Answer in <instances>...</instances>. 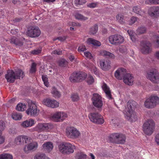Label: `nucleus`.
<instances>
[{"label":"nucleus","instance_id":"obj_39","mask_svg":"<svg viewBox=\"0 0 159 159\" xmlns=\"http://www.w3.org/2000/svg\"><path fill=\"white\" fill-rule=\"evenodd\" d=\"M12 118L15 120H20L22 116L20 113H15L12 115Z\"/></svg>","mask_w":159,"mask_h":159},{"label":"nucleus","instance_id":"obj_52","mask_svg":"<svg viewBox=\"0 0 159 159\" xmlns=\"http://www.w3.org/2000/svg\"><path fill=\"white\" fill-rule=\"evenodd\" d=\"M72 100L73 101H76L79 100V97L76 94H74L71 96Z\"/></svg>","mask_w":159,"mask_h":159},{"label":"nucleus","instance_id":"obj_4","mask_svg":"<svg viewBox=\"0 0 159 159\" xmlns=\"http://www.w3.org/2000/svg\"><path fill=\"white\" fill-rule=\"evenodd\" d=\"M109 42L115 45H118L124 42V37L120 35L116 34L110 36L108 38Z\"/></svg>","mask_w":159,"mask_h":159},{"label":"nucleus","instance_id":"obj_62","mask_svg":"<svg viewBox=\"0 0 159 159\" xmlns=\"http://www.w3.org/2000/svg\"><path fill=\"white\" fill-rule=\"evenodd\" d=\"M91 70H93V72L95 74L97 75L98 73V69H97L96 67L94 65H93L92 66V68H91Z\"/></svg>","mask_w":159,"mask_h":159},{"label":"nucleus","instance_id":"obj_44","mask_svg":"<svg viewBox=\"0 0 159 159\" xmlns=\"http://www.w3.org/2000/svg\"><path fill=\"white\" fill-rule=\"evenodd\" d=\"M77 159H85L86 157V155L82 152H78L75 156Z\"/></svg>","mask_w":159,"mask_h":159},{"label":"nucleus","instance_id":"obj_43","mask_svg":"<svg viewBox=\"0 0 159 159\" xmlns=\"http://www.w3.org/2000/svg\"><path fill=\"white\" fill-rule=\"evenodd\" d=\"M117 20L120 23L122 24L124 22L123 16L120 14H118L116 16Z\"/></svg>","mask_w":159,"mask_h":159},{"label":"nucleus","instance_id":"obj_32","mask_svg":"<svg viewBox=\"0 0 159 159\" xmlns=\"http://www.w3.org/2000/svg\"><path fill=\"white\" fill-rule=\"evenodd\" d=\"M34 159H50L43 153H38L34 156Z\"/></svg>","mask_w":159,"mask_h":159},{"label":"nucleus","instance_id":"obj_50","mask_svg":"<svg viewBox=\"0 0 159 159\" xmlns=\"http://www.w3.org/2000/svg\"><path fill=\"white\" fill-rule=\"evenodd\" d=\"M75 3L76 5H83L86 2V0H75Z\"/></svg>","mask_w":159,"mask_h":159},{"label":"nucleus","instance_id":"obj_31","mask_svg":"<svg viewBox=\"0 0 159 159\" xmlns=\"http://www.w3.org/2000/svg\"><path fill=\"white\" fill-rule=\"evenodd\" d=\"M74 16L76 19L82 21H85L88 19V17L84 16L82 15L78 12L75 13L74 15Z\"/></svg>","mask_w":159,"mask_h":159},{"label":"nucleus","instance_id":"obj_6","mask_svg":"<svg viewBox=\"0 0 159 159\" xmlns=\"http://www.w3.org/2000/svg\"><path fill=\"white\" fill-rule=\"evenodd\" d=\"M87 74L84 72H78L73 73L70 77L69 79L72 82L81 81L85 79Z\"/></svg>","mask_w":159,"mask_h":159},{"label":"nucleus","instance_id":"obj_60","mask_svg":"<svg viewBox=\"0 0 159 159\" xmlns=\"http://www.w3.org/2000/svg\"><path fill=\"white\" fill-rule=\"evenodd\" d=\"M5 140V137L2 135L1 133H0V145L3 143Z\"/></svg>","mask_w":159,"mask_h":159},{"label":"nucleus","instance_id":"obj_36","mask_svg":"<svg viewBox=\"0 0 159 159\" xmlns=\"http://www.w3.org/2000/svg\"><path fill=\"white\" fill-rule=\"evenodd\" d=\"M0 159H13V157L10 154L3 153L0 154Z\"/></svg>","mask_w":159,"mask_h":159},{"label":"nucleus","instance_id":"obj_59","mask_svg":"<svg viewBox=\"0 0 159 159\" xmlns=\"http://www.w3.org/2000/svg\"><path fill=\"white\" fill-rule=\"evenodd\" d=\"M97 5L96 3H92L88 4L87 6L89 8H95Z\"/></svg>","mask_w":159,"mask_h":159},{"label":"nucleus","instance_id":"obj_61","mask_svg":"<svg viewBox=\"0 0 159 159\" xmlns=\"http://www.w3.org/2000/svg\"><path fill=\"white\" fill-rule=\"evenodd\" d=\"M154 44L155 47L159 48V37H157L156 40L154 42Z\"/></svg>","mask_w":159,"mask_h":159},{"label":"nucleus","instance_id":"obj_19","mask_svg":"<svg viewBox=\"0 0 159 159\" xmlns=\"http://www.w3.org/2000/svg\"><path fill=\"white\" fill-rule=\"evenodd\" d=\"M127 73L125 69L120 68L118 69L115 72V76L118 80L123 79Z\"/></svg>","mask_w":159,"mask_h":159},{"label":"nucleus","instance_id":"obj_22","mask_svg":"<svg viewBox=\"0 0 159 159\" xmlns=\"http://www.w3.org/2000/svg\"><path fill=\"white\" fill-rule=\"evenodd\" d=\"M124 82L127 85H132L134 81L133 77L130 74H127L123 78Z\"/></svg>","mask_w":159,"mask_h":159},{"label":"nucleus","instance_id":"obj_48","mask_svg":"<svg viewBox=\"0 0 159 159\" xmlns=\"http://www.w3.org/2000/svg\"><path fill=\"white\" fill-rule=\"evenodd\" d=\"M23 140L25 143H29L32 142V139L29 137L26 136L24 135L23 136Z\"/></svg>","mask_w":159,"mask_h":159},{"label":"nucleus","instance_id":"obj_28","mask_svg":"<svg viewBox=\"0 0 159 159\" xmlns=\"http://www.w3.org/2000/svg\"><path fill=\"white\" fill-rule=\"evenodd\" d=\"M100 53L101 55L110 58L114 59L115 57L113 54L106 51H102Z\"/></svg>","mask_w":159,"mask_h":159},{"label":"nucleus","instance_id":"obj_5","mask_svg":"<svg viewBox=\"0 0 159 159\" xmlns=\"http://www.w3.org/2000/svg\"><path fill=\"white\" fill-rule=\"evenodd\" d=\"M159 103V98L157 96H152L146 100L144 102V105L147 108H152Z\"/></svg>","mask_w":159,"mask_h":159},{"label":"nucleus","instance_id":"obj_29","mask_svg":"<svg viewBox=\"0 0 159 159\" xmlns=\"http://www.w3.org/2000/svg\"><path fill=\"white\" fill-rule=\"evenodd\" d=\"M24 135H19L15 139L14 143L16 145H20L24 143Z\"/></svg>","mask_w":159,"mask_h":159},{"label":"nucleus","instance_id":"obj_2","mask_svg":"<svg viewBox=\"0 0 159 159\" xmlns=\"http://www.w3.org/2000/svg\"><path fill=\"white\" fill-rule=\"evenodd\" d=\"M155 123L152 120H148L146 121L143 125V130L147 135H151L155 128Z\"/></svg>","mask_w":159,"mask_h":159},{"label":"nucleus","instance_id":"obj_20","mask_svg":"<svg viewBox=\"0 0 159 159\" xmlns=\"http://www.w3.org/2000/svg\"><path fill=\"white\" fill-rule=\"evenodd\" d=\"M5 78L7 81L10 83L13 82L16 79L15 73L12 70H10L7 71Z\"/></svg>","mask_w":159,"mask_h":159},{"label":"nucleus","instance_id":"obj_41","mask_svg":"<svg viewBox=\"0 0 159 159\" xmlns=\"http://www.w3.org/2000/svg\"><path fill=\"white\" fill-rule=\"evenodd\" d=\"M146 30V29L145 27L140 26L136 30V33L139 34H143L145 33Z\"/></svg>","mask_w":159,"mask_h":159},{"label":"nucleus","instance_id":"obj_53","mask_svg":"<svg viewBox=\"0 0 159 159\" xmlns=\"http://www.w3.org/2000/svg\"><path fill=\"white\" fill-rule=\"evenodd\" d=\"M84 54L85 57L89 59H91L93 57L91 53L89 52H85Z\"/></svg>","mask_w":159,"mask_h":159},{"label":"nucleus","instance_id":"obj_7","mask_svg":"<svg viewBox=\"0 0 159 159\" xmlns=\"http://www.w3.org/2000/svg\"><path fill=\"white\" fill-rule=\"evenodd\" d=\"M66 134L68 137L73 139L78 138L81 135V133L79 130L73 127L67 128Z\"/></svg>","mask_w":159,"mask_h":159},{"label":"nucleus","instance_id":"obj_51","mask_svg":"<svg viewBox=\"0 0 159 159\" xmlns=\"http://www.w3.org/2000/svg\"><path fill=\"white\" fill-rule=\"evenodd\" d=\"M5 127V122L2 120H0V133L4 130Z\"/></svg>","mask_w":159,"mask_h":159},{"label":"nucleus","instance_id":"obj_47","mask_svg":"<svg viewBox=\"0 0 159 159\" xmlns=\"http://www.w3.org/2000/svg\"><path fill=\"white\" fill-rule=\"evenodd\" d=\"M36 64L34 62L32 63L30 70V72L31 73H35L36 70Z\"/></svg>","mask_w":159,"mask_h":159},{"label":"nucleus","instance_id":"obj_34","mask_svg":"<svg viewBox=\"0 0 159 159\" xmlns=\"http://www.w3.org/2000/svg\"><path fill=\"white\" fill-rule=\"evenodd\" d=\"M10 42L11 43H13L16 45H22V42L15 37L11 38L10 39Z\"/></svg>","mask_w":159,"mask_h":159},{"label":"nucleus","instance_id":"obj_16","mask_svg":"<svg viewBox=\"0 0 159 159\" xmlns=\"http://www.w3.org/2000/svg\"><path fill=\"white\" fill-rule=\"evenodd\" d=\"M41 34L40 30L38 27L32 26L28 30L27 35L31 37H35L39 36Z\"/></svg>","mask_w":159,"mask_h":159},{"label":"nucleus","instance_id":"obj_56","mask_svg":"<svg viewBox=\"0 0 159 159\" xmlns=\"http://www.w3.org/2000/svg\"><path fill=\"white\" fill-rule=\"evenodd\" d=\"M41 50L40 48L36 49L35 50L32 51L31 52V53L34 55H37L40 53L41 52Z\"/></svg>","mask_w":159,"mask_h":159},{"label":"nucleus","instance_id":"obj_12","mask_svg":"<svg viewBox=\"0 0 159 159\" xmlns=\"http://www.w3.org/2000/svg\"><path fill=\"white\" fill-rule=\"evenodd\" d=\"M67 117V114L64 112L58 111L55 112L51 116L52 120L56 121H62Z\"/></svg>","mask_w":159,"mask_h":159},{"label":"nucleus","instance_id":"obj_35","mask_svg":"<svg viewBox=\"0 0 159 159\" xmlns=\"http://www.w3.org/2000/svg\"><path fill=\"white\" fill-rule=\"evenodd\" d=\"M127 32L129 34L131 40L133 42H135L136 41L135 33L133 31L131 30H128Z\"/></svg>","mask_w":159,"mask_h":159},{"label":"nucleus","instance_id":"obj_23","mask_svg":"<svg viewBox=\"0 0 159 159\" xmlns=\"http://www.w3.org/2000/svg\"><path fill=\"white\" fill-rule=\"evenodd\" d=\"M38 146L37 142H31L28 144L24 148V151L26 153H28L29 151H30L34 149H36Z\"/></svg>","mask_w":159,"mask_h":159},{"label":"nucleus","instance_id":"obj_40","mask_svg":"<svg viewBox=\"0 0 159 159\" xmlns=\"http://www.w3.org/2000/svg\"><path fill=\"white\" fill-rule=\"evenodd\" d=\"M98 30V27L97 25H95L90 29L89 33L90 34H95Z\"/></svg>","mask_w":159,"mask_h":159},{"label":"nucleus","instance_id":"obj_15","mask_svg":"<svg viewBox=\"0 0 159 159\" xmlns=\"http://www.w3.org/2000/svg\"><path fill=\"white\" fill-rule=\"evenodd\" d=\"M42 102L44 105L53 108H57L59 106L58 102L54 99L49 98L43 99Z\"/></svg>","mask_w":159,"mask_h":159},{"label":"nucleus","instance_id":"obj_17","mask_svg":"<svg viewBox=\"0 0 159 159\" xmlns=\"http://www.w3.org/2000/svg\"><path fill=\"white\" fill-rule=\"evenodd\" d=\"M148 14L152 17L157 18L159 16V6H154L150 7L148 10Z\"/></svg>","mask_w":159,"mask_h":159},{"label":"nucleus","instance_id":"obj_30","mask_svg":"<svg viewBox=\"0 0 159 159\" xmlns=\"http://www.w3.org/2000/svg\"><path fill=\"white\" fill-rule=\"evenodd\" d=\"M132 10L134 13L140 16L143 15L144 13V11L141 10L139 7H134L132 8Z\"/></svg>","mask_w":159,"mask_h":159},{"label":"nucleus","instance_id":"obj_3","mask_svg":"<svg viewBox=\"0 0 159 159\" xmlns=\"http://www.w3.org/2000/svg\"><path fill=\"white\" fill-rule=\"evenodd\" d=\"M75 146L69 143H61L58 145L59 151L63 154H69L74 152Z\"/></svg>","mask_w":159,"mask_h":159},{"label":"nucleus","instance_id":"obj_14","mask_svg":"<svg viewBox=\"0 0 159 159\" xmlns=\"http://www.w3.org/2000/svg\"><path fill=\"white\" fill-rule=\"evenodd\" d=\"M93 105L96 107L101 108L103 105V101L102 97L99 94L95 93L93 94L92 98Z\"/></svg>","mask_w":159,"mask_h":159},{"label":"nucleus","instance_id":"obj_54","mask_svg":"<svg viewBox=\"0 0 159 159\" xmlns=\"http://www.w3.org/2000/svg\"><path fill=\"white\" fill-rule=\"evenodd\" d=\"M48 138L46 135L40 134L39 135L38 138L42 140H44Z\"/></svg>","mask_w":159,"mask_h":159},{"label":"nucleus","instance_id":"obj_18","mask_svg":"<svg viewBox=\"0 0 159 159\" xmlns=\"http://www.w3.org/2000/svg\"><path fill=\"white\" fill-rule=\"evenodd\" d=\"M99 64L101 68L104 70H107L111 67V62L107 59H102L100 60Z\"/></svg>","mask_w":159,"mask_h":159},{"label":"nucleus","instance_id":"obj_25","mask_svg":"<svg viewBox=\"0 0 159 159\" xmlns=\"http://www.w3.org/2000/svg\"><path fill=\"white\" fill-rule=\"evenodd\" d=\"M35 124L34 120L30 119L23 121L21 124V125L23 127L27 128L33 126Z\"/></svg>","mask_w":159,"mask_h":159},{"label":"nucleus","instance_id":"obj_55","mask_svg":"<svg viewBox=\"0 0 159 159\" xmlns=\"http://www.w3.org/2000/svg\"><path fill=\"white\" fill-rule=\"evenodd\" d=\"M137 17L135 16L132 17L129 21V24L130 25H132L134 24L137 20Z\"/></svg>","mask_w":159,"mask_h":159},{"label":"nucleus","instance_id":"obj_63","mask_svg":"<svg viewBox=\"0 0 159 159\" xmlns=\"http://www.w3.org/2000/svg\"><path fill=\"white\" fill-rule=\"evenodd\" d=\"M86 50V48L85 46H80L78 50L79 52H83Z\"/></svg>","mask_w":159,"mask_h":159},{"label":"nucleus","instance_id":"obj_46","mask_svg":"<svg viewBox=\"0 0 159 159\" xmlns=\"http://www.w3.org/2000/svg\"><path fill=\"white\" fill-rule=\"evenodd\" d=\"M42 79L45 85L47 87L49 86V83L48 81V78L46 75H42Z\"/></svg>","mask_w":159,"mask_h":159},{"label":"nucleus","instance_id":"obj_42","mask_svg":"<svg viewBox=\"0 0 159 159\" xmlns=\"http://www.w3.org/2000/svg\"><path fill=\"white\" fill-rule=\"evenodd\" d=\"M86 77V81L88 84H91L94 83V79L91 75H88Z\"/></svg>","mask_w":159,"mask_h":159},{"label":"nucleus","instance_id":"obj_11","mask_svg":"<svg viewBox=\"0 0 159 159\" xmlns=\"http://www.w3.org/2000/svg\"><path fill=\"white\" fill-rule=\"evenodd\" d=\"M39 110L37 109V107L35 104L32 102L29 104V108L26 111L28 115L32 116H35L39 114Z\"/></svg>","mask_w":159,"mask_h":159},{"label":"nucleus","instance_id":"obj_58","mask_svg":"<svg viewBox=\"0 0 159 159\" xmlns=\"http://www.w3.org/2000/svg\"><path fill=\"white\" fill-rule=\"evenodd\" d=\"M119 51L122 53H125L127 52V49L124 46L120 47L119 48Z\"/></svg>","mask_w":159,"mask_h":159},{"label":"nucleus","instance_id":"obj_57","mask_svg":"<svg viewBox=\"0 0 159 159\" xmlns=\"http://www.w3.org/2000/svg\"><path fill=\"white\" fill-rule=\"evenodd\" d=\"M61 53L62 51L59 50V49L55 50L53 51L52 52V54H54L57 55H60L61 54Z\"/></svg>","mask_w":159,"mask_h":159},{"label":"nucleus","instance_id":"obj_49","mask_svg":"<svg viewBox=\"0 0 159 159\" xmlns=\"http://www.w3.org/2000/svg\"><path fill=\"white\" fill-rule=\"evenodd\" d=\"M67 64V61L64 59L60 60L59 62V65L61 66H65Z\"/></svg>","mask_w":159,"mask_h":159},{"label":"nucleus","instance_id":"obj_9","mask_svg":"<svg viewBox=\"0 0 159 159\" xmlns=\"http://www.w3.org/2000/svg\"><path fill=\"white\" fill-rule=\"evenodd\" d=\"M146 77L153 83H157L159 82V73L156 69H152L148 72Z\"/></svg>","mask_w":159,"mask_h":159},{"label":"nucleus","instance_id":"obj_8","mask_svg":"<svg viewBox=\"0 0 159 159\" xmlns=\"http://www.w3.org/2000/svg\"><path fill=\"white\" fill-rule=\"evenodd\" d=\"M109 138L111 142L116 141L118 143L121 144L124 143L125 140V137L124 135L118 133L111 134L109 136Z\"/></svg>","mask_w":159,"mask_h":159},{"label":"nucleus","instance_id":"obj_27","mask_svg":"<svg viewBox=\"0 0 159 159\" xmlns=\"http://www.w3.org/2000/svg\"><path fill=\"white\" fill-rule=\"evenodd\" d=\"M86 42L89 44H92L96 46H100L101 44L99 41L91 38H88Z\"/></svg>","mask_w":159,"mask_h":159},{"label":"nucleus","instance_id":"obj_45","mask_svg":"<svg viewBox=\"0 0 159 159\" xmlns=\"http://www.w3.org/2000/svg\"><path fill=\"white\" fill-rule=\"evenodd\" d=\"M145 3L148 4L157 5L159 4V0H148Z\"/></svg>","mask_w":159,"mask_h":159},{"label":"nucleus","instance_id":"obj_10","mask_svg":"<svg viewBox=\"0 0 159 159\" xmlns=\"http://www.w3.org/2000/svg\"><path fill=\"white\" fill-rule=\"evenodd\" d=\"M89 117L90 121L94 123L101 124L104 121L101 115L98 113H90L89 115Z\"/></svg>","mask_w":159,"mask_h":159},{"label":"nucleus","instance_id":"obj_24","mask_svg":"<svg viewBox=\"0 0 159 159\" xmlns=\"http://www.w3.org/2000/svg\"><path fill=\"white\" fill-rule=\"evenodd\" d=\"M102 89L106 94L107 98L109 99H112L111 90L109 87L106 84L103 83L102 85Z\"/></svg>","mask_w":159,"mask_h":159},{"label":"nucleus","instance_id":"obj_38","mask_svg":"<svg viewBox=\"0 0 159 159\" xmlns=\"http://www.w3.org/2000/svg\"><path fill=\"white\" fill-rule=\"evenodd\" d=\"M16 79H20L22 78L24 76V74L22 71L20 70H18L15 73Z\"/></svg>","mask_w":159,"mask_h":159},{"label":"nucleus","instance_id":"obj_33","mask_svg":"<svg viewBox=\"0 0 159 159\" xmlns=\"http://www.w3.org/2000/svg\"><path fill=\"white\" fill-rule=\"evenodd\" d=\"M51 93L53 96L55 98H59L61 96L60 92L58 91L55 87L52 88Z\"/></svg>","mask_w":159,"mask_h":159},{"label":"nucleus","instance_id":"obj_1","mask_svg":"<svg viewBox=\"0 0 159 159\" xmlns=\"http://www.w3.org/2000/svg\"><path fill=\"white\" fill-rule=\"evenodd\" d=\"M136 104L135 101H129L127 103V108L123 111L125 118L130 121H135L137 120V116L134 111Z\"/></svg>","mask_w":159,"mask_h":159},{"label":"nucleus","instance_id":"obj_37","mask_svg":"<svg viewBox=\"0 0 159 159\" xmlns=\"http://www.w3.org/2000/svg\"><path fill=\"white\" fill-rule=\"evenodd\" d=\"M26 108V105L25 103H20L16 107V109L20 111H23Z\"/></svg>","mask_w":159,"mask_h":159},{"label":"nucleus","instance_id":"obj_21","mask_svg":"<svg viewBox=\"0 0 159 159\" xmlns=\"http://www.w3.org/2000/svg\"><path fill=\"white\" fill-rule=\"evenodd\" d=\"M141 52L143 54H147L151 51L150 48V43L149 42H145L141 44Z\"/></svg>","mask_w":159,"mask_h":159},{"label":"nucleus","instance_id":"obj_64","mask_svg":"<svg viewBox=\"0 0 159 159\" xmlns=\"http://www.w3.org/2000/svg\"><path fill=\"white\" fill-rule=\"evenodd\" d=\"M155 140L157 143L159 145V133L156 135L155 137Z\"/></svg>","mask_w":159,"mask_h":159},{"label":"nucleus","instance_id":"obj_13","mask_svg":"<svg viewBox=\"0 0 159 159\" xmlns=\"http://www.w3.org/2000/svg\"><path fill=\"white\" fill-rule=\"evenodd\" d=\"M51 128V125L48 123H40L38 124L32 129V131H36L38 132L47 131Z\"/></svg>","mask_w":159,"mask_h":159},{"label":"nucleus","instance_id":"obj_26","mask_svg":"<svg viewBox=\"0 0 159 159\" xmlns=\"http://www.w3.org/2000/svg\"><path fill=\"white\" fill-rule=\"evenodd\" d=\"M43 149L48 152H50L53 149V143L50 142H47L42 145Z\"/></svg>","mask_w":159,"mask_h":159}]
</instances>
